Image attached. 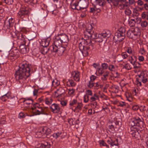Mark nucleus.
<instances>
[{
	"mask_svg": "<svg viewBox=\"0 0 148 148\" xmlns=\"http://www.w3.org/2000/svg\"><path fill=\"white\" fill-rule=\"evenodd\" d=\"M100 6L103 7L105 5V2L104 0H99L97 2Z\"/></svg>",
	"mask_w": 148,
	"mask_h": 148,
	"instance_id": "obj_39",
	"label": "nucleus"
},
{
	"mask_svg": "<svg viewBox=\"0 0 148 148\" xmlns=\"http://www.w3.org/2000/svg\"><path fill=\"white\" fill-rule=\"evenodd\" d=\"M29 13V11L28 7L24 5H22L18 13V16L19 18L23 19L28 17Z\"/></svg>",
	"mask_w": 148,
	"mask_h": 148,
	"instance_id": "obj_5",
	"label": "nucleus"
},
{
	"mask_svg": "<svg viewBox=\"0 0 148 148\" xmlns=\"http://www.w3.org/2000/svg\"><path fill=\"white\" fill-rule=\"evenodd\" d=\"M61 45H56L54 44V45H52L50 47V48H52L51 51L52 52L56 53L58 54L60 56L64 53L65 50V48L61 46Z\"/></svg>",
	"mask_w": 148,
	"mask_h": 148,
	"instance_id": "obj_6",
	"label": "nucleus"
},
{
	"mask_svg": "<svg viewBox=\"0 0 148 148\" xmlns=\"http://www.w3.org/2000/svg\"><path fill=\"white\" fill-rule=\"evenodd\" d=\"M91 106L92 107H93L94 108H98L99 107V106L97 105V103H92Z\"/></svg>",
	"mask_w": 148,
	"mask_h": 148,
	"instance_id": "obj_60",
	"label": "nucleus"
},
{
	"mask_svg": "<svg viewBox=\"0 0 148 148\" xmlns=\"http://www.w3.org/2000/svg\"><path fill=\"white\" fill-rule=\"evenodd\" d=\"M4 1V2L8 5L12 4L13 2V0H2Z\"/></svg>",
	"mask_w": 148,
	"mask_h": 148,
	"instance_id": "obj_45",
	"label": "nucleus"
},
{
	"mask_svg": "<svg viewBox=\"0 0 148 148\" xmlns=\"http://www.w3.org/2000/svg\"><path fill=\"white\" fill-rule=\"evenodd\" d=\"M133 65L134 68L135 69H137L140 67V64L138 62H137V61L135 62L134 63L132 64Z\"/></svg>",
	"mask_w": 148,
	"mask_h": 148,
	"instance_id": "obj_37",
	"label": "nucleus"
},
{
	"mask_svg": "<svg viewBox=\"0 0 148 148\" xmlns=\"http://www.w3.org/2000/svg\"><path fill=\"white\" fill-rule=\"evenodd\" d=\"M109 75V72L108 71L105 72L101 76V79L103 81H107Z\"/></svg>",
	"mask_w": 148,
	"mask_h": 148,
	"instance_id": "obj_26",
	"label": "nucleus"
},
{
	"mask_svg": "<svg viewBox=\"0 0 148 148\" xmlns=\"http://www.w3.org/2000/svg\"><path fill=\"white\" fill-rule=\"evenodd\" d=\"M132 108L133 110H136L139 109V107L138 105H135L133 106Z\"/></svg>",
	"mask_w": 148,
	"mask_h": 148,
	"instance_id": "obj_63",
	"label": "nucleus"
},
{
	"mask_svg": "<svg viewBox=\"0 0 148 148\" xmlns=\"http://www.w3.org/2000/svg\"><path fill=\"white\" fill-rule=\"evenodd\" d=\"M84 101L85 103L87 102L88 100H89V96L87 95H84Z\"/></svg>",
	"mask_w": 148,
	"mask_h": 148,
	"instance_id": "obj_54",
	"label": "nucleus"
},
{
	"mask_svg": "<svg viewBox=\"0 0 148 148\" xmlns=\"http://www.w3.org/2000/svg\"><path fill=\"white\" fill-rule=\"evenodd\" d=\"M79 1L78 0H72L70 5L73 9L77 10H79L80 9V8L79 7Z\"/></svg>",
	"mask_w": 148,
	"mask_h": 148,
	"instance_id": "obj_16",
	"label": "nucleus"
},
{
	"mask_svg": "<svg viewBox=\"0 0 148 148\" xmlns=\"http://www.w3.org/2000/svg\"><path fill=\"white\" fill-rule=\"evenodd\" d=\"M73 74L74 75L73 76V78L76 82H79L80 79L79 73L78 71H74L73 73Z\"/></svg>",
	"mask_w": 148,
	"mask_h": 148,
	"instance_id": "obj_24",
	"label": "nucleus"
},
{
	"mask_svg": "<svg viewBox=\"0 0 148 148\" xmlns=\"http://www.w3.org/2000/svg\"><path fill=\"white\" fill-rule=\"evenodd\" d=\"M148 15L145 14V12H143L141 14V16L142 18L145 19Z\"/></svg>",
	"mask_w": 148,
	"mask_h": 148,
	"instance_id": "obj_62",
	"label": "nucleus"
},
{
	"mask_svg": "<svg viewBox=\"0 0 148 148\" xmlns=\"http://www.w3.org/2000/svg\"><path fill=\"white\" fill-rule=\"evenodd\" d=\"M68 121L69 124L71 125H72L74 124L75 122H74V121L73 119H68Z\"/></svg>",
	"mask_w": 148,
	"mask_h": 148,
	"instance_id": "obj_52",
	"label": "nucleus"
},
{
	"mask_svg": "<svg viewBox=\"0 0 148 148\" xmlns=\"http://www.w3.org/2000/svg\"><path fill=\"white\" fill-rule=\"evenodd\" d=\"M76 85V84L74 82V81L71 79L68 80L67 82L66 85L67 86L74 87Z\"/></svg>",
	"mask_w": 148,
	"mask_h": 148,
	"instance_id": "obj_28",
	"label": "nucleus"
},
{
	"mask_svg": "<svg viewBox=\"0 0 148 148\" xmlns=\"http://www.w3.org/2000/svg\"><path fill=\"white\" fill-rule=\"evenodd\" d=\"M138 59L140 62H142L144 60V57L143 56H139Z\"/></svg>",
	"mask_w": 148,
	"mask_h": 148,
	"instance_id": "obj_61",
	"label": "nucleus"
},
{
	"mask_svg": "<svg viewBox=\"0 0 148 148\" xmlns=\"http://www.w3.org/2000/svg\"><path fill=\"white\" fill-rule=\"evenodd\" d=\"M117 139H116V141L114 142H112L109 140L108 141V144L110 145L111 148H118V144L117 142Z\"/></svg>",
	"mask_w": 148,
	"mask_h": 148,
	"instance_id": "obj_23",
	"label": "nucleus"
},
{
	"mask_svg": "<svg viewBox=\"0 0 148 148\" xmlns=\"http://www.w3.org/2000/svg\"><path fill=\"white\" fill-rule=\"evenodd\" d=\"M101 11V10L99 8H97L96 6H95L93 8H90V12L94 13L96 11L97 12H99Z\"/></svg>",
	"mask_w": 148,
	"mask_h": 148,
	"instance_id": "obj_32",
	"label": "nucleus"
},
{
	"mask_svg": "<svg viewBox=\"0 0 148 148\" xmlns=\"http://www.w3.org/2000/svg\"><path fill=\"white\" fill-rule=\"evenodd\" d=\"M61 134V132H58L56 133H54L53 135V136L54 138H58L60 137Z\"/></svg>",
	"mask_w": 148,
	"mask_h": 148,
	"instance_id": "obj_47",
	"label": "nucleus"
},
{
	"mask_svg": "<svg viewBox=\"0 0 148 148\" xmlns=\"http://www.w3.org/2000/svg\"><path fill=\"white\" fill-rule=\"evenodd\" d=\"M69 41L68 36L65 34H58L56 36L54 40V44L56 45H61L62 42L67 43Z\"/></svg>",
	"mask_w": 148,
	"mask_h": 148,
	"instance_id": "obj_4",
	"label": "nucleus"
},
{
	"mask_svg": "<svg viewBox=\"0 0 148 148\" xmlns=\"http://www.w3.org/2000/svg\"><path fill=\"white\" fill-rule=\"evenodd\" d=\"M101 66L103 69H107L108 65L106 63H103L101 64Z\"/></svg>",
	"mask_w": 148,
	"mask_h": 148,
	"instance_id": "obj_48",
	"label": "nucleus"
},
{
	"mask_svg": "<svg viewBox=\"0 0 148 148\" xmlns=\"http://www.w3.org/2000/svg\"><path fill=\"white\" fill-rule=\"evenodd\" d=\"M11 97L10 94L9 93H7L4 95L2 96L0 98V99L3 101H5L7 99Z\"/></svg>",
	"mask_w": 148,
	"mask_h": 148,
	"instance_id": "obj_27",
	"label": "nucleus"
},
{
	"mask_svg": "<svg viewBox=\"0 0 148 148\" xmlns=\"http://www.w3.org/2000/svg\"><path fill=\"white\" fill-rule=\"evenodd\" d=\"M135 21L134 19H131L129 22V24L131 27H134L135 25Z\"/></svg>",
	"mask_w": 148,
	"mask_h": 148,
	"instance_id": "obj_44",
	"label": "nucleus"
},
{
	"mask_svg": "<svg viewBox=\"0 0 148 148\" xmlns=\"http://www.w3.org/2000/svg\"><path fill=\"white\" fill-rule=\"evenodd\" d=\"M148 23L146 21H142L141 23V26L142 27H146L148 25Z\"/></svg>",
	"mask_w": 148,
	"mask_h": 148,
	"instance_id": "obj_46",
	"label": "nucleus"
},
{
	"mask_svg": "<svg viewBox=\"0 0 148 148\" xmlns=\"http://www.w3.org/2000/svg\"><path fill=\"white\" fill-rule=\"evenodd\" d=\"M39 132L44 134H46L47 135H49L51 133V130L47 128V127H40Z\"/></svg>",
	"mask_w": 148,
	"mask_h": 148,
	"instance_id": "obj_18",
	"label": "nucleus"
},
{
	"mask_svg": "<svg viewBox=\"0 0 148 148\" xmlns=\"http://www.w3.org/2000/svg\"><path fill=\"white\" fill-rule=\"evenodd\" d=\"M120 56L123 59H125L128 56V55H127L126 52H123Z\"/></svg>",
	"mask_w": 148,
	"mask_h": 148,
	"instance_id": "obj_42",
	"label": "nucleus"
},
{
	"mask_svg": "<svg viewBox=\"0 0 148 148\" xmlns=\"http://www.w3.org/2000/svg\"><path fill=\"white\" fill-rule=\"evenodd\" d=\"M126 51L129 54H131L132 52V50L131 47H128L126 50Z\"/></svg>",
	"mask_w": 148,
	"mask_h": 148,
	"instance_id": "obj_59",
	"label": "nucleus"
},
{
	"mask_svg": "<svg viewBox=\"0 0 148 148\" xmlns=\"http://www.w3.org/2000/svg\"><path fill=\"white\" fill-rule=\"evenodd\" d=\"M147 74L145 71H142L138 75L139 78L137 79V84L140 86L142 85L141 82L145 84L148 81Z\"/></svg>",
	"mask_w": 148,
	"mask_h": 148,
	"instance_id": "obj_7",
	"label": "nucleus"
},
{
	"mask_svg": "<svg viewBox=\"0 0 148 148\" xmlns=\"http://www.w3.org/2000/svg\"><path fill=\"white\" fill-rule=\"evenodd\" d=\"M33 103V100L30 98H27L25 102V104L28 105L31 104L32 103Z\"/></svg>",
	"mask_w": 148,
	"mask_h": 148,
	"instance_id": "obj_41",
	"label": "nucleus"
},
{
	"mask_svg": "<svg viewBox=\"0 0 148 148\" xmlns=\"http://www.w3.org/2000/svg\"><path fill=\"white\" fill-rule=\"evenodd\" d=\"M98 72L101 75L102 74H103L104 73H105L103 69H99L98 70Z\"/></svg>",
	"mask_w": 148,
	"mask_h": 148,
	"instance_id": "obj_64",
	"label": "nucleus"
},
{
	"mask_svg": "<svg viewBox=\"0 0 148 148\" xmlns=\"http://www.w3.org/2000/svg\"><path fill=\"white\" fill-rule=\"evenodd\" d=\"M108 69L111 71H112L115 69V67L113 65H110L109 66Z\"/></svg>",
	"mask_w": 148,
	"mask_h": 148,
	"instance_id": "obj_58",
	"label": "nucleus"
},
{
	"mask_svg": "<svg viewBox=\"0 0 148 148\" xmlns=\"http://www.w3.org/2000/svg\"><path fill=\"white\" fill-rule=\"evenodd\" d=\"M130 124L132 127L128 129L129 133L133 137L138 138L141 130L144 128L143 119L140 116H136L131 120Z\"/></svg>",
	"mask_w": 148,
	"mask_h": 148,
	"instance_id": "obj_2",
	"label": "nucleus"
},
{
	"mask_svg": "<svg viewBox=\"0 0 148 148\" xmlns=\"http://www.w3.org/2000/svg\"><path fill=\"white\" fill-rule=\"evenodd\" d=\"M136 61H137V58L135 56H131L130 59V61L132 64L134 63Z\"/></svg>",
	"mask_w": 148,
	"mask_h": 148,
	"instance_id": "obj_38",
	"label": "nucleus"
},
{
	"mask_svg": "<svg viewBox=\"0 0 148 148\" xmlns=\"http://www.w3.org/2000/svg\"><path fill=\"white\" fill-rule=\"evenodd\" d=\"M51 145L47 142L44 143H39L36 146L37 148H50Z\"/></svg>",
	"mask_w": 148,
	"mask_h": 148,
	"instance_id": "obj_20",
	"label": "nucleus"
},
{
	"mask_svg": "<svg viewBox=\"0 0 148 148\" xmlns=\"http://www.w3.org/2000/svg\"><path fill=\"white\" fill-rule=\"evenodd\" d=\"M53 101V99L51 97H46L45 99V101L46 104L47 105L51 104Z\"/></svg>",
	"mask_w": 148,
	"mask_h": 148,
	"instance_id": "obj_30",
	"label": "nucleus"
},
{
	"mask_svg": "<svg viewBox=\"0 0 148 148\" xmlns=\"http://www.w3.org/2000/svg\"><path fill=\"white\" fill-rule=\"evenodd\" d=\"M125 28L124 27H121L119 29L118 31L117 32L122 34H123V35L125 36Z\"/></svg>",
	"mask_w": 148,
	"mask_h": 148,
	"instance_id": "obj_35",
	"label": "nucleus"
},
{
	"mask_svg": "<svg viewBox=\"0 0 148 148\" xmlns=\"http://www.w3.org/2000/svg\"><path fill=\"white\" fill-rule=\"evenodd\" d=\"M17 37L18 40V42H20V49L25 52H27V47L25 46L26 41L27 40L25 36L23 35L21 33H19L17 34Z\"/></svg>",
	"mask_w": 148,
	"mask_h": 148,
	"instance_id": "obj_3",
	"label": "nucleus"
},
{
	"mask_svg": "<svg viewBox=\"0 0 148 148\" xmlns=\"http://www.w3.org/2000/svg\"><path fill=\"white\" fill-rule=\"evenodd\" d=\"M40 107H40L38 103H36V104H34V106L32 108V109L33 110H34L36 109V108H37V109H38Z\"/></svg>",
	"mask_w": 148,
	"mask_h": 148,
	"instance_id": "obj_40",
	"label": "nucleus"
},
{
	"mask_svg": "<svg viewBox=\"0 0 148 148\" xmlns=\"http://www.w3.org/2000/svg\"><path fill=\"white\" fill-rule=\"evenodd\" d=\"M14 20L12 17L9 18L8 20H5L4 22V27H6L7 29H9L14 26Z\"/></svg>",
	"mask_w": 148,
	"mask_h": 148,
	"instance_id": "obj_13",
	"label": "nucleus"
},
{
	"mask_svg": "<svg viewBox=\"0 0 148 148\" xmlns=\"http://www.w3.org/2000/svg\"><path fill=\"white\" fill-rule=\"evenodd\" d=\"M88 87L90 88H92L94 86L95 83L90 80L87 84Z\"/></svg>",
	"mask_w": 148,
	"mask_h": 148,
	"instance_id": "obj_34",
	"label": "nucleus"
},
{
	"mask_svg": "<svg viewBox=\"0 0 148 148\" xmlns=\"http://www.w3.org/2000/svg\"><path fill=\"white\" fill-rule=\"evenodd\" d=\"M82 104L81 103H77V106L75 107V109H79V110H81L82 109Z\"/></svg>",
	"mask_w": 148,
	"mask_h": 148,
	"instance_id": "obj_53",
	"label": "nucleus"
},
{
	"mask_svg": "<svg viewBox=\"0 0 148 148\" xmlns=\"http://www.w3.org/2000/svg\"><path fill=\"white\" fill-rule=\"evenodd\" d=\"M125 36L123 34L116 32L113 38V40L115 42H120L122 41L125 38Z\"/></svg>",
	"mask_w": 148,
	"mask_h": 148,
	"instance_id": "obj_12",
	"label": "nucleus"
},
{
	"mask_svg": "<svg viewBox=\"0 0 148 148\" xmlns=\"http://www.w3.org/2000/svg\"><path fill=\"white\" fill-rule=\"evenodd\" d=\"M45 108L42 107H40L38 109L34 110V113L36 115H39L40 114H46L47 115V114L46 113L45 110Z\"/></svg>",
	"mask_w": 148,
	"mask_h": 148,
	"instance_id": "obj_19",
	"label": "nucleus"
},
{
	"mask_svg": "<svg viewBox=\"0 0 148 148\" xmlns=\"http://www.w3.org/2000/svg\"><path fill=\"white\" fill-rule=\"evenodd\" d=\"M89 45H85L84 47L83 50L81 51L84 56H86L88 55L89 52L90 51V47Z\"/></svg>",
	"mask_w": 148,
	"mask_h": 148,
	"instance_id": "obj_22",
	"label": "nucleus"
},
{
	"mask_svg": "<svg viewBox=\"0 0 148 148\" xmlns=\"http://www.w3.org/2000/svg\"><path fill=\"white\" fill-rule=\"evenodd\" d=\"M88 40L89 41L90 43L89 44L88 43V41L86 40H84L83 41H82L79 43L78 47L80 51L83 50L84 48L85 45L90 44L91 41L89 40Z\"/></svg>",
	"mask_w": 148,
	"mask_h": 148,
	"instance_id": "obj_21",
	"label": "nucleus"
},
{
	"mask_svg": "<svg viewBox=\"0 0 148 148\" xmlns=\"http://www.w3.org/2000/svg\"><path fill=\"white\" fill-rule=\"evenodd\" d=\"M136 3L138 8L141 10H143L144 9H147L148 8V3H144L141 0H138L136 1Z\"/></svg>",
	"mask_w": 148,
	"mask_h": 148,
	"instance_id": "obj_14",
	"label": "nucleus"
},
{
	"mask_svg": "<svg viewBox=\"0 0 148 148\" xmlns=\"http://www.w3.org/2000/svg\"><path fill=\"white\" fill-rule=\"evenodd\" d=\"M139 109L141 112L146 111V110H147V106H140V107H139Z\"/></svg>",
	"mask_w": 148,
	"mask_h": 148,
	"instance_id": "obj_43",
	"label": "nucleus"
},
{
	"mask_svg": "<svg viewBox=\"0 0 148 148\" xmlns=\"http://www.w3.org/2000/svg\"><path fill=\"white\" fill-rule=\"evenodd\" d=\"M60 84V82L56 79L53 80L52 82V86L55 87L59 85Z\"/></svg>",
	"mask_w": 148,
	"mask_h": 148,
	"instance_id": "obj_33",
	"label": "nucleus"
},
{
	"mask_svg": "<svg viewBox=\"0 0 148 148\" xmlns=\"http://www.w3.org/2000/svg\"><path fill=\"white\" fill-rule=\"evenodd\" d=\"M68 93L71 96H73L74 95V93L75 92V89L73 88H70L68 89Z\"/></svg>",
	"mask_w": 148,
	"mask_h": 148,
	"instance_id": "obj_36",
	"label": "nucleus"
},
{
	"mask_svg": "<svg viewBox=\"0 0 148 148\" xmlns=\"http://www.w3.org/2000/svg\"><path fill=\"white\" fill-rule=\"evenodd\" d=\"M99 96L97 93H95L93 95L90 97L89 101L92 102L95 101L97 100H99Z\"/></svg>",
	"mask_w": 148,
	"mask_h": 148,
	"instance_id": "obj_25",
	"label": "nucleus"
},
{
	"mask_svg": "<svg viewBox=\"0 0 148 148\" xmlns=\"http://www.w3.org/2000/svg\"><path fill=\"white\" fill-rule=\"evenodd\" d=\"M97 77L93 75H92L90 77V80L92 82H94L95 80L96 79Z\"/></svg>",
	"mask_w": 148,
	"mask_h": 148,
	"instance_id": "obj_56",
	"label": "nucleus"
},
{
	"mask_svg": "<svg viewBox=\"0 0 148 148\" xmlns=\"http://www.w3.org/2000/svg\"><path fill=\"white\" fill-rule=\"evenodd\" d=\"M47 47H42L41 48L40 51L41 53L43 54H46L49 50V48H47Z\"/></svg>",
	"mask_w": 148,
	"mask_h": 148,
	"instance_id": "obj_29",
	"label": "nucleus"
},
{
	"mask_svg": "<svg viewBox=\"0 0 148 148\" xmlns=\"http://www.w3.org/2000/svg\"><path fill=\"white\" fill-rule=\"evenodd\" d=\"M127 103L124 102H121L119 103L118 105L119 106L122 107H125L126 106Z\"/></svg>",
	"mask_w": 148,
	"mask_h": 148,
	"instance_id": "obj_49",
	"label": "nucleus"
},
{
	"mask_svg": "<svg viewBox=\"0 0 148 148\" xmlns=\"http://www.w3.org/2000/svg\"><path fill=\"white\" fill-rule=\"evenodd\" d=\"M124 67L125 69L128 70H130L132 68L131 66L128 63L126 64Z\"/></svg>",
	"mask_w": 148,
	"mask_h": 148,
	"instance_id": "obj_51",
	"label": "nucleus"
},
{
	"mask_svg": "<svg viewBox=\"0 0 148 148\" xmlns=\"http://www.w3.org/2000/svg\"><path fill=\"white\" fill-rule=\"evenodd\" d=\"M111 35L110 31L109 30H106L103 32L101 34L98 35V38L97 39L100 38V40H99L100 42H102L103 40H106L107 38L109 37Z\"/></svg>",
	"mask_w": 148,
	"mask_h": 148,
	"instance_id": "obj_10",
	"label": "nucleus"
},
{
	"mask_svg": "<svg viewBox=\"0 0 148 148\" xmlns=\"http://www.w3.org/2000/svg\"><path fill=\"white\" fill-rule=\"evenodd\" d=\"M108 128L110 130V131L112 132L114 130L115 128H114V126L112 125V124L108 126Z\"/></svg>",
	"mask_w": 148,
	"mask_h": 148,
	"instance_id": "obj_55",
	"label": "nucleus"
},
{
	"mask_svg": "<svg viewBox=\"0 0 148 148\" xmlns=\"http://www.w3.org/2000/svg\"><path fill=\"white\" fill-rule=\"evenodd\" d=\"M51 111L54 113H58L60 109L59 105L56 103L53 104L49 107Z\"/></svg>",
	"mask_w": 148,
	"mask_h": 148,
	"instance_id": "obj_15",
	"label": "nucleus"
},
{
	"mask_svg": "<svg viewBox=\"0 0 148 148\" xmlns=\"http://www.w3.org/2000/svg\"><path fill=\"white\" fill-rule=\"evenodd\" d=\"M127 3L126 0H114L113 5L118 7L120 10H122L124 9L125 6H127L126 4Z\"/></svg>",
	"mask_w": 148,
	"mask_h": 148,
	"instance_id": "obj_9",
	"label": "nucleus"
},
{
	"mask_svg": "<svg viewBox=\"0 0 148 148\" xmlns=\"http://www.w3.org/2000/svg\"><path fill=\"white\" fill-rule=\"evenodd\" d=\"M125 12L126 14L128 15H130L132 13L131 10L129 9H127L125 11Z\"/></svg>",
	"mask_w": 148,
	"mask_h": 148,
	"instance_id": "obj_57",
	"label": "nucleus"
},
{
	"mask_svg": "<svg viewBox=\"0 0 148 148\" xmlns=\"http://www.w3.org/2000/svg\"><path fill=\"white\" fill-rule=\"evenodd\" d=\"M65 93V90L62 87H60L57 89L55 92L54 96L56 98L61 97Z\"/></svg>",
	"mask_w": 148,
	"mask_h": 148,
	"instance_id": "obj_17",
	"label": "nucleus"
},
{
	"mask_svg": "<svg viewBox=\"0 0 148 148\" xmlns=\"http://www.w3.org/2000/svg\"><path fill=\"white\" fill-rule=\"evenodd\" d=\"M77 103V101L76 99H73L71 102L69 104L71 106H74V105Z\"/></svg>",
	"mask_w": 148,
	"mask_h": 148,
	"instance_id": "obj_50",
	"label": "nucleus"
},
{
	"mask_svg": "<svg viewBox=\"0 0 148 148\" xmlns=\"http://www.w3.org/2000/svg\"><path fill=\"white\" fill-rule=\"evenodd\" d=\"M126 34L128 38L134 40L136 39L137 36L139 35V33L136 32L134 29H129L127 32Z\"/></svg>",
	"mask_w": 148,
	"mask_h": 148,
	"instance_id": "obj_11",
	"label": "nucleus"
},
{
	"mask_svg": "<svg viewBox=\"0 0 148 148\" xmlns=\"http://www.w3.org/2000/svg\"><path fill=\"white\" fill-rule=\"evenodd\" d=\"M32 72V66L31 64L21 63L19 65V69L14 74L15 78L18 82L22 84L30 76Z\"/></svg>",
	"mask_w": 148,
	"mask_h": 148,
	"instance_id": "obj_1",
	"label": "nucleus"
},
{
	"mask_svg": "<svg viewBox=\"0 0 148 148\" xmlns=\"http://www.w3.org/2000/svg\"><path fill=\"white\" fill-rule=\"evenodd\" d=\"M92 25L89 24L88 25L86 30L87 32L88 33V36L92 39L97 38V34L94 32L92 29Z\"/></svg>",
	"mask_w": 148,
	"mask_h": 148,
	"instance_id": "obj_8",
	"label": "nucleus"
},
{
	"mask_svg": "<svg viewBox=\"0 0 148 148\" xmlns=\"http://www.w3.org/2000/svg\"><path fill=\"white\" fill-rule=\"evenodd\" d=\"M49 43V41L48 40H44L42 41L41 45L42 47H48Z\"/></svg>",
	"mask_w": 148,
	"mask_h": 148,
	"instance_id": "obj_31",
	"label": "nucleus"
}]
</instances>
